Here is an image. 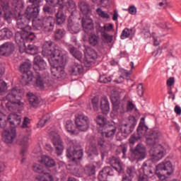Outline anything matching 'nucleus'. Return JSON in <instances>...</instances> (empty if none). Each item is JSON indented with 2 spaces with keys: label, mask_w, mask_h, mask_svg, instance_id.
<instances>
[{
  "label": "nucleus",
  "mask_w": 181,
  "mask_h": 181,
  "mask_svg": "<svg viewBox=\"0 0 181 181\" xmlns=\"http://www.w3.org/2000/svg\"><path fill=\"white\" fill-rule=\"evenodd\" d=\"M49 64L51 65V73L54 77L56 78H62V77L66 76V73L64 72V66L66 64L52 62H49Z\"/></svg>",
  "instance_id": "4468645a"
},
{
  "label": "nucleus",
  "mask_w": 181,
  "mask_h": 181,
  "mask_svg": "<svg viewBox=\"0 0 181 181\" xmlns=\"http://www.w3.org/2000/svg\"><path fill=\"white\" fill-rule=\"evenodd\" d=\"M145 156H146V148L143 144L139 143L132 150L130 160L132 162H134V160L139 162V160L145 159Z\"/></svg>",
  "instance_id": "9d476101"
},
{
  "label": "nucleus",
  "mask_w": 181,
  "mask_h": 181,
  "mask_svg": "<svg viewBox=\"0 0 181 181\" xmlns=\"http://www.w3.org/2000/svg\"><path fill=\"white\" fill-rule=\"evenodd\" d=\"M28 141H29L28 136L23 137L21 141V145H22L23 146V148L21 152V155H22V156H25V153H26V151H28V146H29Z\"/></svg>",
  "instance_id": "f704fd0d"
},
{
  "label": "nucleus",
  "mask_w": 181,
  "mask_h": 181,
  "mask_svg": "<svg viewBox=\"0 0 181 181\" xmlns=\"http://www.w3.org/2000/svg\"><path fill=\"white\" fill-rule=\"evenodd\" d=\"M146 131H148V126L144 124H139L137 128V133L132 134L129 138V144L134 145L136 141H139L146 134Z\"/></svg>",
  "instance_id": "f3484780"
},
{
  "label": "nucleus",
  "mask_w": 181,
  "mask_h": 181,
  "mask_svg": "<svg viewBox=\"0 0 181 181\" xmlns=\"http://www.w3.org/2000/svg\"><path fill=\"white\" fill-rule=\"evenodd\" d=\"M13 36V33L8 28H3L0 30V40L11 39Z\"/></svg>",
  "instance_id": "7c9ffc66"
},
{
  "label": "nucleus",
  "mask_w": 181,
  "mask_h": 181,
  "mask_svg": "<svg viewBox=\"0 0 181 181\" xmlns=\"http://www.w3.org/2000/svg\"><path fill=\"white\" fill-rule=\"evenodd\" d=\"M54 7L55 6H53L52 5H45L43 6L42 11L48 15H53V13L56 12V9H54Z\"/></svg>",
  "instance_id": "c03bdc74"
},
{
  "label": "nucleus",
  "mask_w": 181,
  "mask_h": 181,
  "mask_svg": "<svg viewBox=\"0 0 181 181\" xmlns=\"http://www.w3.org/2000/svg\"><path fill=\"white\" fill-rule=\"evenodd\" d=\"M47 64L46 62L40 56H37L34 58V69H39V71H35V77L36 78V86L41 90L45 88V83L43 78L40 76L42 74L41 70H46Z\"/></svg>",
  "instance_id": "39448f33"
},
{
  "label": "nucleus",
  "mask_w": 181,
  "mask_h": 181,
  "mask_svg": "<svg viewBox=\"0 0 181 181\" xmlns=\"http://www.w3.org/2000/svg\"><path fill=\"white\" fill-rule=\"evenodd\" d=\"M134 127L128 126V124H122L120 127V130L123 134H132V132H134Z\"/></svg>",
  "instance_id": "37998d69"
},
{
  "label": "nucleus",
  "mask_w": 181,
  "mask_h": 181,
  "mask_svg": "<svg viewBox=\"0 0 181 181\" xmlns=\"http://www.w3.org/2000/svg\"><path fill=\"white\" fill-rule=\"evenodd\" d=\"M137 94L139 97L144 95V86H142V83L139 84L137 86Z\"/></svg>",
  "instance_id": "338daca9"
},
{
  "label": "nucleus",
  "mask_w": 181,
  "mask_h": 181,
  "mask_svg": "<svg viewBox=\"0 0 181 181\" xmlns=\"http://www.w3.org/2000/svg\"><path fill=\"white\" fill-rule=\"evenodd\" d=\"M12 6H13L16 12H19V11H22V9H23V1H22V0H13Z\"/></svg>",
  "instance_id": "ea45409f"
},
{
  "label": "nucleus",
  "mask_w": 181,
  "mask_h": 181,
  "mask_svg": "<svg viewBox=\"0 0 181 181\" xmlns=\"http://www.w3.org/2000/svg\"><path fill=\"white\" fill-rule=\"evenodd\" d=\"M128 11L130 15H136V7L135 6H129Z\"/></svg>",
  "instance_id": "774afa93"
},
{
  "label": "nucleus",
  "mask_w": 181,
  "mask_h": 181,
  "mask_svg": "<svg viewBox=\"0 0 181 181\" xmlns=\"http://www.w3.org/2000/svg\"><path fill=\"white\" fill-rule=\"evenodd\" d=\"M68 30L72 34L78 33V32H80V24L78 23L69 22L68 23Z\"/></svg>",
  "instance_id": "473e14b6"
},
{
  "label": "nucleus",
  "mask_w": 181,
  "mask_h": 181,
  "mask_svg": "<svg viewBox=\"0 0 181 181\" xmlns=\"http://www.w3.org/2000/svg\"><path fill=\"white\" fill-rule=\"evenodd\" d=\"M6 100L8 101L6 103V107L11 112L16 111L18 107H23V103L21 101V97H19V90L16 88H13L8 91Z\"/></svg>",
  "instance_id": "20e7f679"
},
{
  "label": "nucleus",
  "mask_w": 181,
  "mask_h": 181,
  "mask_svg": "<svg viewBox=\"0 0 181 181\" xmlns=\"http://www.w3.org/2000/svg\"><path fill=\"white\" fill-rule=\"evenodd\" d=\"M98 134L102 138L112 139L115 134H117V127L115 125L109 124L105 127H103V129H100Z\"/></svg>",
  "instance_id": "dca6fc26"
},
{
  "label": "nucleus",
  "mask_w": 181,
  "mask_h": 181,
  "mask_svg": "<svg viewBox=\"0 0 181 181\" xmlns=\"http://www.w3.org/2000/svg\"><path fill=\"white\" fill-rule=\"evenodd\" d=\"M66 35V31L63 29H57L54 32V39L55 40H61V39H63L64 37V35Z\"/></svg>",
  "instance_id": "79ce46f5"
},
{
  "label": "nucleus",
  "mask_w": 181,
  "mask_h": 181,
  "mask_svg": "<svg viewBox=\"0 0 181 181\" xmlns=\"http://www.w3.org/2000/svg\"><path fill=\"white\" fill-rule=\"evenodd\" d=\"M30 124V119L28 117H24L22 128H26L27 132H30L31 131Z\"/></svg>",
  "instance_id": "603ef678"
},
{
  "label": "nucleus",
  "mask_w": 181,
  "mask_h": 181,
  "mask_svg": "<svg viewBox=\"0 0 181 181\" xmlns=\"http://www.w3.org/2000/svg\"><path fill=\"white\" fill-rule=\"evenodd\" d=\"M84 69H83V66L81 64L75 63L71 65L69 68V73L71 76H78V74H81Z\"/></svg>",
  "instance_id": "393cba45"
},
{
  "label": "nucleus",
  "mask_w": 181,
  "mask_h": 181,
  "mask_svg": "<svg viewBox=\"0 0 181 181\" xmlns=\"http://www.w3.org/2000/svg\"><path fill=\"white\" fill-rule=\"evenodd\" d=\"M15 52V45L11 42H6L0 45V56L9 57Z\"/></svg>",
  "instance_id": "a211bd4d"
},
{
  "label": "nucleus",
  "mask_w": 181,
  "mask_h": 181,
  "mask_svg": "<svg viewBox=\"0 0 181 181\" xmlns=\"http://www.w3.org/2000/svg\"><path fill=\"white\" fill-rule=\"evenodd\" d=\"M66 7L68 9H76V2H74L73 0H69L66 3Z\"/></svg>",
  "instance_id": "680f3d73"
},
{
  "label": "nucleus",
  "mask_w": 181,
  "mask_h": 181,
  "mask_svg": "<svg viewBox=\"0 0 181 181\" xmlns=\"http://www.w3.org/2000/svg\"><path fill=\"white\" fill-rule=\"evenodd\" d=\"M111 101L113 106V111L115 112H118L119 110V99L118 97L111 96Z\"/></svg>",
  "instance_id": "a19ab883"
},
{
  "label": "nucleus",
  "mask_w": 181,
  "mask_h": 181,
  "mask_svg": "<svg viewBox=\"0 0 181 181\" xmlns=\"http://www.w3.org/2000/svg\"><path fill=\"white\" fill-rule=\"evenodd\" d=\"M88 156H98V150L95 146H90L88 151Z\"/></svg>",
  "instance_id": "8fccbe9b"
},
{
  "label": "nucleus",
  "mask_w": 181,
  "mask_h": 181,
  "mask_svg": "<svg viewBox=\"0 0 181 181\" xmlns=\"http://www.w3.org/2000/svg\"><path fill=\"white\" fill-rule=\"evenodd\" d=\"M146 136V144L147 146H151V148H155V145L158 144L159 139L163 136L162 132L158 129H148L146 132L145 134H143V136Z\"/></svg>",
  "instance_id": "1a4fd4ad"
},
{
  "label": "nucleus",
  "mask_w": 181,
  "mask_h": 181,
  "mask_svg": "<svg viewBox=\"0 0 181 181\" xmlns=\"http://www.w3.org/2000/svg\"><path fill=\"white\" fill-rule=\"evenodd\" d=\"M144 176H146L147 177H151L152 175H153V172H152V169L151 167L146 166L143 169Z\"/></svg>",
  "instance_id": "5fc2aeb1"
},
{
  "label": "nucleus",
  "mask_w": 181,
  "mask_h": 181,
  "mask_svg": "<svg viewBox=\"0 0 181 181\" xmlns=\"http://www.w3.org/2000/svg\"><path fill=\"white\" fill-rule=\"evenodd\" d=\"M21 116L12 113L6 117V115L0 112V128H6L8 124H9L11 128H15L21 125Z\"/></svg>",
  "instance_id": "0eeeda50"
},
{
  "label": "nucleus",
  "mask_w": 181,
  "mask_h": 181,
  "mask_svg": "<svg viewBox=\"0 0 181 181\" xmlns=\"http://www.w3.org/2000/svg\"><path fill=\"white\" fill-rule=\"evenodd\" d=\"M88 43L92 47H97L100 45V37L95 34H90L88 37Z\"/></svg>",
  "instance_id": "c756f323"
},
{
  "label": "nucleus",
  "mask_w": 181,
  "mask_h": 181,
  "mask_svg": "<svg viewBox=\"0 0 181 181\" xmlns=\"http://www.w3.org/2000/svg\"><path fill=\"white\" fill-rule=\"evenodd\" d=\"M112 79L110 76H107L105 75H103L100 76L99 81L100 83H110Z\"/></svg>",
  "instance_id": "bf43d9fd"
},
{
  "label": "nucleus",
  "mask_w": 181,
  "mask_h": 181,
  "mask_svg": "<svg viewBox=\"0 0 181 181\" xmlns=\"http://www.w3.org/2000/svg\"><path fill=\"white\" fill-rule=\"evenodd\" d=\"M97 5H103V6H109L111 5V0H92Z\"/></svg>",
  "instance_id": "3c124183"
},
{
  "label": "nucleus",
  "mask_w": 181,
  "mask_h": 181,
  "mask_svg": "<svg viewBox=\"0 0 181 181\" xmlns=\"http://www.w3.org/2000/svg\"><path fill=\"white\" fill-rule=\"evenodd\" d=\"M28 51L29 52L30 54H33V55L37 54V53H39V47L33 45H28Z\"/></svg>",
  "instance_id": "09e8293b"
},
{
  "label": "nucleus",
  "mask_w": 181,
  "mask_h": 181,
  "mask_svg": "<svg viewBox=\"0 0 181 181\" xmlns=\"http://www.w3.org/2000/svg\"><path fill=\"white\" fill-rule=\"evenodd\" d=\"M10 130H5L3 132V140L5 144H13L16 138V130L15 127H11Z\"/></svg>",
  "instance_id": "412c9836"
},
{
  "label": "nucleus",
  "mask_w": 181,
  "mask_h": 181,
  "mask_svg": "<svg viewBox=\"0 0 181 181\" xmlns=\"http://www.w3.org/2000/svg\"><path fill=\"white\" fill-rule=\"evenodd\" d=\"M149 153L153 162H159V160L163 159V157L166 155V148L159 144L156 147L151 148L149 151Z\"/></svg>",
  "instance_id": "9b49d317"
},
{
  "label": "nucleus",
  "mask_w": 181,
  "mask_h": 181,
  "mask_svg": "<svg viewBox=\"0 0 181 181\" xmlns=\"http://www.w3.org/2000/svg\"><path fill=\"white\" fill-rule=\"evenodd\" d=\"M51 118H52V116H50V114L47 113L46 115H45L37 123L38 128H43V127H45L47 121H50Z\"/></svg>",
  "instance_id": "58836bf2"
},
{
  "label": "nucleus",
  "mask_w": 181,
  "mask_h": 181,
  "mask_svg": "<svg viewBox=\"0 0 181 181\" xmlns=\"http://www.w3.org/2000/svg\"><path fill=\"white\" fill-rule=\"evenodd\" d=\"M48 5L51 6H57V4L60 5V8H63V4H64V0H45Z\"/></svg>",
  "instance_id": "de8ad7c7"
},
{
  "label": "nucleus",
  "mask_w": 181,
  "mask_h": 181,
  "mask_svg": "<svg viewBox=\"0 0 181 181\" xmlns=\"http://www.w3.org/2000/svg\"><path fill=\"white\" fill-rule=\"evenodd\" d=\"M6 88V83L0 79V94H2V93L5 92Z\"/></svg>",
  "instance_id": "0e129e2a"
},
{
  "label": "nucleus",
  "mask_w": 181,
  "mask_h": 181,
  "mask_svg": "<svg viewBox=\"0 0 181 181\" xmlns=\"http://www.w3.org/2000/svg\"><path fill=\"white\" fill-rule=\"evenodd\" d=\"M83 153L81 147L77 145H74L73 147H70L66 150V156L72 162L73 165H78L81 162Z\"/></svg>",
  "instance_id": "6e6552de"
},
{
  "label": "nucleus",
  "mask_w": 181,
  "mask_h": 181,
  "mask_svg": "<svg viewBox=\"0 0 181 181\" xmlns=\"http://www.w3.org/2000/svg\"><path fill=\"white\" fill-rule=\"evenodd\" d=\"M96 13L103 19H110V14L108 13H105V11H103L101 8H98L96 9Z\"/></svg>",
  "instance_id": "49530a36"
},
{
  "label": "nucleus",
  "mask_w": 181,
  "mask_h": 181,
  "mask_svg": "<svg viewBox=\"0 0 181 181\" xmlns=\"http://www.w3.org/2000/svg\"><path fill=\"white\" fill-rule=\"evenodd\" d=\"M37 181H54L53 175L49 173H45L43 175L36 177Z\"/></svg>",
  "instance_id": "c9c22d12"
},
{
  "label": "nucleus",
  "mask_w": 181,
  "mask_h": 181,
  "mask_svg": "<svg viewBox=\"0 0 181 181\" xmlns=\"http://www.w3.org/2000/svg\"><path fill=\"white\" fill-rule=\"evenodd\" d=\"M30 67H32L30 62H24L20 66V71L23 74L22 80L25 81L26 86L33 80V74L30 71Z\"/></svg>",
  "instance_id": "f8f14e48"
},
{
  "label": "nucleus",
  "mask_w": 181,
  "mask_h": 181,
  "mask_svg": "<svg viewBox=\"0 0 181 181\" xmlns=\"http://www.w3.org/2000/svg\"><path fill=\"white\" fill-rule=\"evenodd\" d=\"M100 108L103 114H107L110 112V102H108V98L104 96L100 100Z\"/></svg>",
  "instance_id": "c85d7f7f"
},
{
  "label": "nucleus",
  "mask_w": 181,
  "mask_h": 181,
  "mask_svg": "<svg viewBox=\"0 0 181 181\" xmlns=\"http://www.w3.org/2000/svg\"><path fill=\"white\" fill-rule=\"evenodd\" d=\"M32 23L35 30H42L46 35H49L54 30L56 18L51 16H45L40 18L33 19Z\"/></svg>",
  "instance_id": "7ed1b4c3"
},
{
  "label": "nucleus",
  "mask_w": 181,
  "mask_h": 181,
  "mask_svg": "<svg viewBox=\"0 0 181 181\" xmlns=\"http://www.w3.org/2000/svg\"><path fill=\"white\" fill-rule=\"evenodd\" d=\"M33 169L36 173H43V166L40 165V164H34L33 165Z\"/></svg>",
  "instance_id": "4d7b16f0"
},
{
  "label": "nucleus",
  "mask_w": 181,
  "mask_h": 181,
  "mask_svg": "<svg viewBox=\"0 0 181 181\" xmlns=\"http://www.w3.org/2000/svg\"><path fill=\"white\" fill-rule=\"evenodd\" d=\"M74 124H73V122L68 120L66 123V129L68 132L71 134V135H74V134H76V132L74 131Z\"/></svg>",
  "instance_id": "a18cd8bd"
},
{
  "label": "nucleus",
  "mask_w": 181,
  "mask_h": 181,
  "mask_svg": "<svg viewBox=\"0 0 181 181\" xmlns=\"http://www.w3.org/2000/svg\"><path fill=\"white\" fill-rule=\"evenodd\" d=\"M66 14L63 11V7H59L55 14V22L57 25H63L66 22Z\"/></svg>",
  "instance_id": "b1692460"
},
{
  "label": "nucleus",
  "mask_w": 181,
  "mask_h": 181,
  "mask_svg": "<svg viewBox=\"0 0 181 181\" xmlns=\"http://www.w3.org/2000/svg\"><path fill=\"white\" fill-rule=\"evenodd\" d=\"M174 172L175 168H173V165L169 160H165L156 165V175L160 180H165L166 176L173 175Z\"/></svg>",
  "instance_id": "423d86ee"
},
{
  "label": "nucleus",
  "mask_w": 181,
  "mask_h": 181,
  "mask_svg": "<svg viewBox=\"0 0 181 181\" xmlns=\"http://www.w3.org/2000/svg\"><path fill=\"white\" fill-rule=\"evenodd\" d=\"M73 56L76 60H78V62H81V59H83V53L80 51H76Z\"/></svg>",
  "instance_id": "69168bd1"
},
{
  "label": "nucleus",
  "mask_w": 181,
  "mask_h": 181,
  "mask_svg": "<svg viewBox=\"0 0 181 181\" xmlns=\"http://www.w3.org/2000/svg\"><path fill=\"white\" fill-rule=\"evenodd\" d=\"M98 103H99L98 97L95 96L92 99V105H93L94 111H98Z\"/></svg>",
  "instance_id": "13d9d810"
},
{
  "label": "nucleus",
  "mask_w": 181,
  "mask_h": 181,
  "mask_svg": "<svg viewBox=\"0 0 181 181\" xmlns=\"http://www.w3.org/2000/svg\"><path fill=\"white\" fill-rule=\"evenodd\" d=\"M96 122L99 125L100 129L106 127L109 124H107V119L104 116L99 115L96 118Z\"/></svg>",
  "instance_id": "72a5a7b5"
},
{
  "label": "nucleus",
  "mask_w": 181,
  "mask_h": 181,
  "mask_svg": "<svg viewBox=\"0 0 181 181\" xmlns=\"http://www.w3.org/2000/svg\"><path fill=\"white\" fill-rule=\"evenodd\" d=\"M110 164L112 166V168L115 169L117 172H121V170H122V163L119 160V158H110Z\"/></svg>",
  "instance_id": "a878e982"
},
{
  "label": "nucleus",
  "mask_w": 181,
  "mask_h": 181,
  "mask_svg": "<svg viewBox=\"0 0 181 181\" xmlns=\"http://www.w3.org/2000/svg\"><path fill=\"white\" fill-rule=\"evenodd\" d=\"M40 162L42 165H45L46 168H53L56 166V163L54 162V160L47 156H42Z\"/></svg>",
  "instance_id": "cd10ccee"
},
{
  "label": "nucleus",
  "mask_w": 181,
  "mask_h": 181,
  "mask_svg": "<svg viewBox=\"0 0 181 181\" xmlns=\"http://www.w3.org/2000/svg\"><path fill=\"white\" fill-rule=\"evenodd\" d=\"M83 172L87 176H93V175H95V166L93 165H86L83 168Z\"/></svg>",
  "instance_id": "e433bc0d"
},
{
  "label": "nucleus",
  "mask_w": 181,
  "mask_h": 181,
  "mask_svg": "<svg viewBox=\"0 0 181 181\" xmlns=\"http://www.w3.org/2000/svg\"><path fill=\"white\" fill-rule=\"evenodd\" d=\"M51 139L57 155L60 156L63 153V151H64V144L62 141V139H60V135L54 132H52Z\"/></svg>",
  "instance_id": "ddd939ff"
},
{
  "label": "nucleus",
  "mask_w": 181,
  "mask_h": 181,
  "mask_svg": "<svg viewBox=\"0 0 181 181\" xmlns=\"http://www.w3.org/2000/svg\"><path fill=\"white\" fill-rule=\"evenodd\" d=\"M0 4L4 11V18L8 21V19L11 18V7L9 6V2L8 0H0Z\"/></svg>",
  "instance_id": "bb28decb"
},
{
  "label": "nucleus",
  "mask_w": 181,
  "mask_h": 181,
  "mask_svg": "<svg viewBox=\"0 0 181 181\" xmlns=\"http://www.w3.org/2000/svg\"><path fill=\"white\" fill-rule=\"evenodd\" d=\"M17 28L21 31L16 33L15 39L17 45H23L29 42H33L36 37V34L30 32L32 27L29 25L30 19L26 18V16H18L16 18Z\"/></svg>",
  "instance_id": "f257e3e1"
},
{
  "label": "nucleus",
  "mask_w": 181,
  "mask_h": 181,
  "mask_svg": "<svg viewBox=\"0 0 181 181\" xmlns=\"http://www.w3.org/2000/svg\"><path fill=\"white\" fill-rule=\"evenodd\" d=\"M114 170L111 167H105L98 174V180L107 181L109 176H114Z\"/></svg>",
  "instance_id": "4be33fe9"
},
{
  "label": "nucleus",
  "mask_w": 181,
  "mask_h": 181,
  "mask_svg": "<svg viewBox=\"0 0 181 181\" xmlns=\"http://www.w3.org/2000/svg\"><path fill=\"white\" fill-rule=\"evenodd\" d=\"M81 22L83 29L86 33H90L94 29V24L91 18H83Z\"/></svg>",
  "instance_id": "5701e85b"
},
{
  "label": "nucleus",
  "mask_w": 181,
  "mask_h": 181,
  "mask_svg": "<svg viewBox=\"0 0 181 181\" xmlns=\"http://www.w3.org/2000/svg\"><path fill=\"white\" fill-rule=\"evenodd\" d=\"M27 95L28 97L29 103L32 107H37V105H39L40 100H39V98H37L36 95H34L32 93H28Z\"/></svg>",
  "instance_id": "2f4dec72"
},
{
  "label": "nucleus",
  "mask_w": 181,
  "mask_h": 181,
  "mask_svg": "<svg viewBox=\"0 0 181 181\" xmlns=\"http://www.w3.org/2000/svg\"><path fill=\"white\" fill-rule=\"evenodd\" d=\"M85 56L86 57V60L84 62V64L86 67H90L91 66V63H93V61H88V60H95L98 57L97 52L94 50V49L86 47L84 50Z\"/></svg>",
  "instance_id": "aec40b11"
},
{
  "label": "nucleus",
  "mask_w": 181,
  "mask_h": 181,
  "mask_svg": "<svg viewBox=\"0 0 181 181\" xmlns=\"http://www.w3.org/2000/svg\"><path fill=\"white\" fill-rule=\"evenodd\" d=\"M128 127H133L135 129V126L136 125V119L134 116H129L128 117V122L126 124Z\"/></svg>",
  "instance_id": "864d4df0"
},
{
  "label": "nucleus",
  "mask_w": 181,
  "mask_h": 181,
  "mask_svg": "<svg viewBox=\"0 0 181 181\" xmlns=\"http://www.w3.org/2000/svg\"><path fill=\"white\" fill-rule=\"evenodd\" d=\"M127 173L129 175V177H134V175H135V168L134 167H129L127 169Z\"/></svg>",
  "instance_id": "e2e57ef3"
},
{
  "label": "nucleus",
  "mask_w": 181,
  "mask_h": 181,
  "mask_svg": "<svg viewBox=\"0 0 181 181\" xmlns=\"http://www.w3.org/2000/svg\"><path fill=\"white\" fill-rule=\"evenodd\" d=\"M103 39L106 42V43H111L112 42V35H108V33H103V35H101Z\"/></svg>",
  "instance_id": "052dcab7"
},
{
  "label": "nucleus",
  "mask_w": 181,
  "mask_h": 181,
  "mask_svg": "<svg viewBox=\"0 0 181 181\" xmlns=\"http://www.w3.org/2000/svg\"><path fill=\"white\" fill-rule=\"evenodd\" d=\"M131 35V30L129 28H124L120 35V38L124 40V39H127V37H129Z\"/></svg>",
  "instance_id": "6e6d98bb"
},
{
  "label": "nucleus",
  "mask_w": 181,
  "mask_h": 181,
  "mask_svg": "<svg viewBox=\"0 0 181 181\" xmlns=\"http://www.w3.org/2000/svg\"><path fill=\"white\" fill-rule=\"evenodd\" d=\"M78 6H79L81 12L84 15H87V13H88L90 12V6L86 2H85V1H80L78 3Z\"/></svg>",
  "instance_id": "4c0bfd02"
},
{
  "label": "nucleus",
  "mask_w": 181,
  "mask_h": 181,
  "mask_svg": "<svg viewBox=\"0 0 181 181\" xmlns=\"http://www.w3.org/2000/svg\"><path fill=\"white\" fill-rule=\"evenodd\" d=\"M42 54L46 57H49L52 63H62L66 64L69 60V55L66 52L63 54L62 48L55 46L53 47V42L46 41L42 46Z\"/></svg>",
  "instance_id": "f03ea898"
},
{
  "label": "nucleus",
  "mask_w": 181,
  "mask_h": 181,
  "mask_svg": "<svg viewBox=\"0 0 181 181\" xmlns=\"http://www.w3.org/2000/svg\"><path fill=\"white\" fill-rule=\"evenodd\" d=\"M42 5L39 4H32L31 6H28L25 11V16L30 21V19H36L39 16V12H40V8Z\"/></svg>",
  "instance_id": "6ab92c4d"
},
{
  "label": "nucleus",
  "mask_w": 181,
  "mask_h": 181,
  "mask_svg": "<svg viewBox=\"0 0 181 181\" xmlns=\"http://www.w3.org/2000/svg\"><path fill=\"white\" fill-rule=\"evenodd\" d=\"M75 124L76 128L83 132H86L90 127V120L88 119V117L84 115H78L76 117Z\"/></svg>",
  "instance_id": "2eb2a0df"
}]
</instances>
